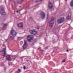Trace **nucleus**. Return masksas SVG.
<instances>
[{"label":"nucleus","mask_w":73,"mask_h":73,"mask_svg":"<svg viewBox=\"0 0 73 73\" xmlns=\"http://www.w3.org/2000/svg\"><path fill=\"white\" fill-rule=\"evenodd\" d=\"M17 35L16 32L14 30H13L11 31L10 34L9 35V37L10 38L13 39Z\"/></svg>","instance_id":"nucleus-1"},{"label":"nucleus","mask_w":73,"mask_h":73,"mask_svg":"<svg viewBox=\"0 0 73 73\" xmlns=\"http://www.w3.org/2000/svg\"><path fill=\"white\" fill-rule=\"evenodd\" d=\"M54 18H51V20L49 22V26L51 27H52L53 26V24H54Z\"/></svg>","instance_id":"nucleus-2"},{"label":"nucleus","mask_w":73,"mask_h":73,"mask_svg":"<svg viewBox=\"0 0 73 73\" xmlns=\"http://www.w3.org/2000/svg\"><path fill=\"white\" fill-rule=\"evenodd\" d=\"M33 36L31 35H29L27 36V40L29 42H31V40H33Z\"/></svg>","instance_id":"nucleus-3"},{"label":"nucleus","mask_w":73,"mask_h":73,"mask_svg":"<svg viewBox=\"0 0 73 73\" xmlns=\"http://www.w3.org/2000/svg\"><path fill=\"white\" fill-rule=\"evenodd\" d=\"M40 16L42 19H44L45 18V13L43 11L41 12L40 13Z\"/></svg>","instance_id":"nucleus-4"},{"label":"nucleus","mask_w":73,"mask_h":73,"mask_svg":"<svg viewBox=\"0 0 73 73\" xmlns=\"http://www.w3.org/2000/svg\"><path fill=\"white\" fill-rule=\"evenodd\" d=\"M64 17L60 19H58L57 21L58 24H61L64 21Z\"/></svg>","instance_id":"nucleus-5"},{"label":"nucleus","mask_w":73,"mask_h":73,"mask_svg":"<svg viewBox=\"0 0 73 73\" xmlns=\"http://www.w3.org/2000/svg\"><path fill=\"white\" fill-rule=\"evenodd\" d=\"M0 13H2L1 14L2 15H4L5 14L4 9H3L2 7L0 8Z\"/></svg>","instance_id":"nucleus-6"},{"label":"nucleus","mask_w":73,"mask_h":73,"mask_svg":"<svg viewBox=\"0 0 73 73\" xmlns=\"http://www.w3.org/2000/svg\"><path fill=\"white\" fill-rule=\"evenodd\" d=\"M24 44L23 46V49H26L27 47V41L25 40H24Z\"/></svg>","instance_id":"nucleus-7"},{"label":"nucleus","mask_w":73,"mask_h":73,"mask_svg":"<svg viewBox=\"0 0 73 73\" xmlns=\"http://www.w3.org/2000/svg\"><path fill=\"white\" fill-rule=\"evenodd\" d=\"M5 50H6L5 48H4L3 50H2L1 51H0L1 52H2V54H3V55H1L2 56H5V54L6 53L5 52Z\"/></svg>","instance_id":"nucleus-8"},{"label":"nucleus","mask_w":73,"mask_h":73,"mask_svg":"<svg viewBox=\"0 0 73 73\" xmlns=\"http://www.w3.org/2000/svg\"><path fill=\"white\" fill-rule=\"evenodd\" d=\"M18 27L20 28H23V23L21 22L20 23L18 24Z\"/></svg>","instance_id":"nucleus-9"},{"label":"nucleus","mask_w":73,"mask_h":73,"mask_svg":"<svg viewBox=\"0 0 73 73\" xmlns=\"http://www.w3.org/2000/svg\"><path fill=\"white\" fill-rule=\"evenodd\" d=\"M48 5L50 8L52 9L53 8V4L51 2H49Z\"/></svg>","instance_id":"nucleus-10"},{"label":"nucleus","mask_w":73,"mask_h":73,"mask_svg":"<svg viewBox=\"0 0 73 73\" xmlns=\"http://www.w3.org/2000/svg\"><path fill=\"white\" fill-rule=\"evenodd\" d=\"M7 60H8V61H11V58H10V56L9 55H8L7 56Z\"/></svg>","instance_id":"nucleus-11"},{"label":"nucleus","mask_w":73,"mask_h":73,"mask_svg":"<svg viewBox=\"0 0 73 73\" xmlns=\"http://www.w3.org/2000/svg\"><path fill=\"white\" fill-rule=\"evenodd\" d=\"M7 25V24H4V25H3V27H2V29L3 30H4V29H4V28H5V27Z\"/></svg>","instance_id":"nucleus-12"},{"label":"nucleus","mask_w":73,"mask_h":73,"mask_svg":"<svg viewBox=\"0 0 73 73\" xmlns=\"http://www.w3.org/2000/svg\"><path fill=\"white\" fill-rule=\"evenodd\" d=\"M70 6L73 7V0H72L70 3Z\"/></svg>","instance_id":"nucleus-13"},{"label":"nucleus","mask_w":73,"mask_h":73,"mask_svg":"<svg viewBox=\"0 0 73 73\" xmlns=\"http://www.w3.org/2000/svg\"><path fill=\"white\" fill-rule=\"evenodd\" d=\"M66 19L67 20H68V21H69L70 20V19H71L70 17L68 16L66 18Z\"/></svg>","instance_id":"nucleus-14"},{"label":"nucleus","mask_w":73,"mask_h":73,"mask_svg":"<svg viewBox=\"0 0 73 73\" xmlns=\"http://www.w3.org/2000/svg\"><path fill=\"white\" fill-rule=\"evenodd\" d=\"M36 33H37V32H36V31H33V34L34 35H35L36 34Z\"/></svg>","instance_id":"nucleus-15"},{"label":"nucleus","mask_w":73,"mask_h":73,"mask_svg":"<svg viewBox=\"0 0 73 73\" xmlns=\"http://www.w3.org/2000/svg\"><path fill=\"white\" fill-rule=\"evenodd\" d=\"M33 30H31L29 32H30V33H31V34H33Z\"/></svg>","instance_id":"nucleus-16"},{"label":"nucleus","mask_w":73,"mask_h":73,"mask_svg":"<svg viewBox=\"0 0 73 73\" xmlns=\"http://www.w3.org/2000/svg\"><path fill=\"white\" fill-rule=\"evenodd\" d=\"M21 72V70L20 69H18V71H17V73H20V72Z\"/></svg>","instance_id":"nucleus-17"},{"label":"nucleus","mask_w":73,"mask_h":73,"mask_svg":"<svg viewBox=\"0 0 73 73\" xmlns=\"http://www.w3.org/2000/svg\"><path fill=\"white\" fill-rule=\"evenodd\" d=\"M23 1H24V0H21L18 2L19 4H21V3H22Z\"/></svg>","instance_id":"nucleus-18"},{"label":"nucleus","mask_w":73,"mask_h":73,"mask_svg":"<svg viewBox=\"0 0 73 73\" xmlns=\"http://www.w3.org/2000/svg\"><path fill=\"white\" fill-rule=\"evenodd\" d=\"M21 39V37H18L17 40L18 41H20Z\"/></svg>","instance_id":"nucleus-19"},{"label":"nucleus","mask_w":73,"mask_h":73,"mask_svg":"<svg viewBox=\"0 0 73 73\" xmlns=\"http://www.w3.org/2000/svg\"><path fill=\"white\" fill-rule=\"evenodd\" d=\"M44 49H45V50H46V49H48V47L47 46V47H46L45 48H44Z\"/></svg>","instance_id":"nucleus-20"},{"label":"nucleus","mask_w":73,"mask_h":73,"mask_svg":"<svg viewBox=\"0 0 73 73\" xmlns=\"http://www.w3.org/2000/svg\"><path fill=\"white\" fill-rule=\"evenodd\" d=\"M62 62H65V59H64L62 60Z\"/></svg>","instance_id":"nucleus-21"},{"label":"nucleus","mask_w":73,"mask_h":73,"mask_svg":"<svg viewBox=\"0 0 73 73\" xmlns=\"http://www.w3.org/2000/svg\"><path fill=\"white\" fill-rule=\"evenodd\" d=\"M26 8L28 9L29 8V5H28L27 7H26Z\"/></svg>","instance_id":"nucleus-22"},{"label":"nucleus","mask_w":73,"mask_h":73,"mask_svg":"<svg viewBox=\"0 0 73 73\" xmlns=\"http://www.w3.org/2000/svg\"><path fill=\"white\" fill-rule=\"evenodd\" d=\"M25 66H24V67H23V69H24V70H25Z\"/></svg>","instance_id":"nucleus-23"},{"label":"nucleus","mask_w":73,"mask_h":73,"mask_svg":"<svg viewBox=\"0 0 73 73\" xmlns=\"http://www.w3.org/2000/svg\"><path fill=\"white\" fill-rule=\"evenodd\" d=\"M4 23H2L1 24V25H4Z\"/></svg>","instance_id":"nucleus-24"},{"label":"nucleus","mask_w":73,"mask_h":73,"mask_svg":"<svg viewBox=\"0 0 73 73\" xmlns=\"http://www.w3.org/2000/svg\"><path fill=\"white\" fill-rule=\"evenodd\" d=\"M38 2V1H35V3H37Z\"/></svg>","instance_id":"nucleus-25"},{"label":"nucleus","mask_w":73,"mask_h":73,"mask_svg":"<svg viewBox=\"0 0 73 73\" xmlns=\"http://www.w3.org/2000/svg\"><path fill=\"white\" fill-rule=\"evenodd\" d=\"M16 12H17V13H19V11H16Z\"/></svg>","instance_id":"nucleus-26"},{"label":"nucleus","mask_w":73,"mask_h":73,"mask_svg":"<svg viewBox=\"0 0 73 73\" xmlns=\"http://www.w3.org/2000/svg\"><path fill=\"white\" fill-rule=\"evenodd\" d=\"M66 51L67 52H69V50H67Z\"/></svg>","instance_id":"nucleus-27"},{"label":"nucleus","mask_w":73,"mask_h":73,"mask_svg":"<svg viewBox=\"0 0 73 73\" xmlns=\"http://www.w3.org/2000/svg\"><path fill=\"white\" fill-rule=\"evenodd\" d=\"M42 0H39V1H42Z\"/></svg>","instance_id":"nucleus-28"},{"label":"nucleus","mask_w":73,"mask_h":73,"mask_svg":"<svg viewBox=\"0 0 73 73\" xmlns=\"http://www.w3.org/2000/svg\"><path fill=\"white\" fill-rule=\"evenodd\" d=\"M37 29H38V30L40 29V28H37Z\"/></svg>","instance_id":"nucleus-29"},{"label":"nucleus","mask_w":73,"mask_h":73,"mask_svg":"<svg viewBox=\"0 0 73 73\" xmlns=\"http://www.w3.org/2000/svg\"><path fill=\"white\" fill-rule=\"evenodd\" d=\"M65 0V1H68V0Z\"/></svg>","instance_id":"nucleus-30"},{"label":"nucleus","mask_w":73,"mask_h":73,"mask_svg":"<svg viewBox=\"0 0 73 73\" xmlns=\"http://www.w3.org/2000/svg\"><path fill=\"white\" fill-rule=\"evenodd\" d=\"M30 19H32V17H30Z\"/></svg>","instance_id":"nucleus-31"},{"label":"nucleus","mask_w":73,"mask_h":73,"mask_svg":"<svg viewBox=\"0 0 73 73\" xmlns=\"http://www.w3.org/2000/svg\"><path fill=\"white\" fill-rule=\"evenodd\" d=\"M26 61H28V60H26Z\"/></svg>","instance_id":"nucleus-32"},{"label":"nucleus","mask_w":73,"mask_h":73,"mask_svg":"<svg viewBox=\"0 0 73 73\" xmlns=\"http://www.w3.org/2000/svg\"><path fill=\"white\" fill-rule=\"evenodd\" d=\"M10 0V1H12V0Z\"/></svg>","instance_id":"nucleus-33"},{"label":"nucleus","mask_w":73,"mask_h":73,"mask_svg":"<svg viewBox=\"0 0 73 73\" xmlns=\"http://www.w3.org/2000/svg\"><path fill=\"white\" fill-rule=\"evenodd\" d=\"M19 7H21V6H19Z\"/></svg>","instance_id":"nucleus-34"}]
</instances>
